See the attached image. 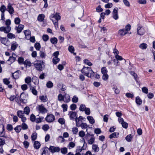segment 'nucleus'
Listing matches in <instances>:
<instances>
[{"mask_svg":"<svg viewBox=\"0 0 155 155\" xmlns=\"http://www.w3.org/2000/svg\"><path fill=\"white\" fill-rule=\"evenodd\" d=\"M81 71L84 75L90 78L93 77L94 75V73L91 67H84Z\"/></svg>","mask_w":155,"mask_h":155,"instance_id":"1","label":"nucleus"},{"mask_svg":"<svg viewBox=\"0 0 155 155\" xmlns=\"http://www.w3.org/2000/svg\"><path fill=\"white\" fill-rule=\"evenodd\" d=\"M79 110L81 111H84L85 114L87 115H89L91 113L90 108L86 107L85 105L84 104H81V105Z\"/></svg>","mask_w":155,"mask_h":155,"instance_id":"2","label":"nucleus"},{"mask_svg":"<svg viewBox=\"0 0 155 155\" xmlns=\"http://www.w3.org/2000/svg\"><path fill=\"white\" fill-rule=\"evenodd\" d=\"M46 121L48 123L53 122L55 120L54 116L52 114H48L45 118Z\"/></svg>","mask_w":155,"mask_h":155,"instance_id":"3","label":"nucleus"},{"mask_svg":"<svg viewBox=\"0 0 155 155\" xmlns=\"http://www.w3.org/2000/svg\"><path fill=\"white\" fill-rule=\"evenodd\" d=\"M50 18L52 21L54 20L53 18L55 19L56 21H58L60 20L61 18V17L58 13H56L55 14H51L50 16Z\"/></svg>","mask_w":155,"mask_h":155,"instance_id":"4","label":"nucleus"},{"mask_svg":"<svg viewBox=\"0 0 155 155\" xmlns=\"http://www.w3.org/2000/svg\"><path fill=\"white\" fill-rule=\"evenodd\" d=\"M6 11H8L10 15H12L14 13V9L12 7V5L10 3L8 4L7 6Z\"/></svg>","mask_w":155,"mask_h":155,"instance_id":"5","label":"nucleus"},{"mask_svg":"<svg viewBox=\"0 0 155 155\" xmlns=\"http://www.w3.org/2000/svg\"><path fill=\"white\" fill-rule=\"evenodd\" d=\"M51 152L52 153L58 152L60 150V148L58 147H55L54 146H50L49 148Z\"/></svg>","mask_w":155,"mask_h":155,"instance_id":"6","label":"nucleus"},{"mask_svg":"<svg viewBox=\"0 0 155 155\" xmlns=\"http://www.w3.org/2000/svg\"><path fill=\"white\" fill-rule=\"evenodd\" d=\"M16 56L15 54H13L12 56H10L9 59L7 61V63L9 64H11L14 62L16 60Z\"/></svg>","mask_w":155,"mask_h":155,"instance_id":"7","label":"nucleus"},{"mask_svg":"<svg viewBox=\"0 0 155 155\" xmlns=\"http://www.w3.org/2000/svg\"><path fill=\"white\" fill-rule=\"evenodd\" d=\"M118 8H115L113 9V17L115 20H117L118 18Z\"/></svg>","mask_w":155,"mask_h":155,"instance_id":"8","label":"nucleus"},{"mask_svg":"<svg viewBox=\"0 0 155 155\" xmlns=\"http://www.w3.org/2000/svg\"><path fill=\"white\" fill-rule=\"evenodd\" d=\"M11 30L10 27H0V31H3L5 33H8Z\"/></svg>","mask_w":155,"mask_h":155,"instance_id":"9","label":"nucleus"},{"mask_svg":"<svg viewBox=\"0 0 155 155\" xmlns=\"http://www.w3.org/2000/svg\"><path fill=\"white\" fill-rule=\"evenodd\" d=\"M137 34L140 35H143L145 33L144 29L142 27L139 26L137 29Z\"/></svg>","mask_w":155,"mask_h":155,"instance_id":"10","label":"nucleus"},{"mask_svg":"<svg viewBox=\"0 0 155 155\" xmlns=\"http://www.w3.org/2000/svg\"><path fill=\"white\" fill-rule=\"evenodd\" d=\"M68 115H69L71 119L73 120L74 119L76 118L77 117V114L76 113L72 111L69 112Z\"/></svg>","mask_w":155,"mask_h":155,"instance_id":"11","label":"nucleus"},{"mask_svg":"<svg viewBox=\"0 0 155 155\" xmlns=\"http://www.w3.org/2000/svg\"><path fill=\"white\" fill-rule=\"evenodd\" d=\"M34 66L37 70L38 71H42V65L41 63H38L35 64Z\"/></svg>","mask_w":155,"mask_h":155,"instance_id":"12","label":"nucleus"},{"mask_svg":"<svg viewBox=\"0 0 155 155\" xmlns=\"http://www.w3.org/2000/svg\"><path fill=\"white\" fill-rule=\"evenodd\" d=\"M38 110L40 112L42 113H45L47 111V109L45 108L43 105H41L39 106Z\"/></svg>","mask_w":155,"mask_h":155,"instance_id":"13","label":"nucleus"},{"mask_svg":"<svg viewBox=\"0 0 155 155\" xmlns=\"http://www.w3.org/2000/svg\"><path fill=\"white\" fill-rule=\"evenodd\" d=\"M25 35V38L26 39L28 40L31 36V31L29 30H25L24 31Z\"/></svg>","mask_w":155,"mask_h":155,"instance_id":"14","label":"nucleus"},{"mask_svg":"<svg viewBox=\"0 0 155 155\" xmlns=\"http://www.w3.org/2000/svg\"><path fill=\"white\" fill-rule=\"evenodd\" d=\"M48 148L47 147H44L41 149V150L42 151L41 155H49L48 153Z\"/></svg>","mask_w":155,"mask_h":155,"instance_id":"15","label":"nucleus"},{"mask_svg":"<svg viewBox=\"0 0 155 155\" xmlns=\"http://www.w3.org/2000/svg\"><path fill=\"white\" fill-rule=\"evenodd\" d=\"M20 71H17L14 73H12V76L15 79H17L20 76Z\"/></svg>","mask_w":155,"mask_h":155,"instance_id":"16","label":"nucleus"},{"mask_svg":"<svg viewBox=\"0 0 155 155\" xmlns=\"http://www.w3.org/2000/svg\"><path fill=\"white\" fill-rule=\"evenodd\" d=\"M24 25H19L18 27H16L15 29L17 30L18 33H20L23 29Z\"/></svg>","mask_w":155,"mask_h":155,"instance_id":"17","label":"nucleus"},{"mask_svg":"<svg viewBox=\"0 0 155 155\" xmlns=\"http://www.w3.org/2000/svg\"><path fill=\"white\" fill-rule=\"evenodd\" d=\"M5 132L4 131V126L2 125L0 127V137H4Z\"/></svg>","mask_w":155,"mask_h":155,"instance_id":"18","label":"nucleus"},{"mask_svg":"<svg viewBox=\"0 0 155 155\" xmlns=\"http://www.w3.org/2000/svg\"><path fill=\"white\" fill-rule=\"evenodd\" d=\"M70 101V96L68 94H65L64 95V101L66 103H68Z\"/></svg>","mask_w":155,"mask_h":155,"instance_id":"19","label":"nucleus"},{"mask_svg":"<svg viewBox=\"0 0 155 155\" xmlns=\"http://www.w3.org/2000/svg\"><path fill=\"white\" fill-rule=\"evenodd\" d=\"M18 46V44L15 41H13L12 44L11 49L12 51H15Z\"/></svg>","mask_w":155,"mask_h":155,"instance_id":"20","label":"nucleus"},{"mask_svg":"<svg viewBox=\"0 0 155 155\" xmlns=\"http://www.w3.org/2000/svg\"><path fill=\"white\" fill-rule=\"evenodd\" d=\"M91 136H93V135H90L88 133H87L85 135L84 138H83V140L84 142V144L86 143L85 142V140L88 141L90 138L91 137Z\"/></svg>","mask_w":155,"mask_h":155,"instance_id":"21","label":"nucleus"},{"mask_svg":"<svg viewBox=\"0 0 155 155\" xmlns=\"http://www.w3.org/2000/svg\"><path fill=\"white\" fill-rule=\"evenodd\" d=\"M45 16L43 14H39L38 17V20L40 22L43 21L44 20Z\"/></svg>","mask_w":155,"mask_h":155,"instance_id":"22","label":"nucleus"},{"mask_svg":"<svg viewBox=\"0 0 155 155\" xmlns=\"http://www.w3.org/2000/svg\"><path fill=\"white\" fill-rule=\"evenodd\" d=\"M30 90H31L32 93L35 95L36 96L38 94V91L36 90L35 87L31 86L30 87Z\"/></svg>","mask_w":155,"mask_h":155,"instance_id":"23","label":"nucleus"},{"mask_svg":"<svg viewBox=\"0 0 155 155\" xmlns=\"http://www.w3.org/2000/svg\"><path fill=\"white\" fill-rule=\"evenodd\" d=\"M41 146L40 143L37 141H35L34 144V147L36 149H38Z\"/></svg>","mask_w":155,"mask_h":155,"instance_id":"24","label":"nucleus"},{"mask_svg":"<svg viewBox=\"0 0 155 155\" xmlns=\"http://www.w3.org/2000/svg\"><path fill=\"white\" fill-rule=\"evenodd\" d=\"M118 33L121 36H124L127 33V31H125L124 28L120 30L119 31Z\"/></svg>","mask_w":155,"mask_h":155,"instance_id":"25","label":"nucleus"},{"mask_svg":"<svg viewBox=\"0 0 155 155\" xmlns=\"http://www.w3.org/2000/svg\"><path fill=\"white\" fill-rule=\"evenodd\" d=\"M95 140V138L93 135V136H91V137L88 141V144H92L94 142Z\"/></svg>","mask_w":155,"mask_h":155,"instance_id":"26","label":"nucleus"},{"mask_svg":"<svg viewBox=\"0 0 155 155\" xmlns=\"http://www.w3.org/2000/svg\"><path fill=\"white\" fill-rule=\"evenodd\" d=\"M119 135V133L118 132H114L111 134L109 136V138L112 139L113 138L117 137Z\"/></svg>","mask_w":155,"mask_h":155,"instance_id":"27","label":"nucleus"},{"mask_svg":"<svg viewBox=\"0 0 155 155\" xmlns=\"http://www.w3.org/2000/svg\"><path fill=\"white\" fill-rule=\"evenodd\" d=\"M87 119L89 121L90 123L91 124H93L95 122V120L93 117L91 116H89L87 117Z\"/></svg>","mask_w":155,"mask_h":155,"instance_id":"28","label":"nucleus"},{"mask_svg":"<svg viewBox=\"0 0 155 155\" xmlns=\"http://www.w3.org/2000/svg\"><path fill=\"white\" fill-rule=\"evenodd\" d=\"M7 8L4 5H2L0 8V11L1 12V14H5V12Z\"/></svg>","mask_w":155,"mask_h":155,"instance_id":"29","label":"nucleus"},{"mask_svg":"<svg viewBox=\"0 0 155 155\" xmlns=\"http://www.w3.org/2000/svg\"><path fill=\"white\" fill-rule=\"evenodd\" d=\"M92 148L95 152H98L99 150V148L98 147V146L96 144L93 145Z\"/></svg>","mask_w":155,"mask_h":155,"instance_id":"30","label":"nucleus"},{"mask_svg":"<svg viewBox=\"0 0 155 155\" xmlns=\"http://www.w3.org/2000/svg\"><path fill=\"white\" fill-rule=\"evenodd\" d=\"M17 115L19 117L21 118L22 117L24 116V113L22 110H19L17 112Z\"/></svg>","mask_w":155,"mask_h":155,"instance_id":"31","label":"nucleus"},{"mask_svg":"<svg viewBox=\"0 0 155 155\" xmlns=\"http://www.w3.org/2000/svg\"><path fill=\"white\" fill-rule=\"evenodd\" d=\"M60 60V59L58 57H54L52 59L53 63L56 64L58 63Z\"/></svg>","mask_w":155,"mask_h":155,"instance_id":"32","label":"nucleus"},{"mask_svg":"<svg viewBox=\"0 0 155 155\" xmlns=\"http://www.w3.org/2000/svg\"><path fill=\"white\" fill-rule=\"evenodd\" d=\"M50 41L53 44H56L58 42L57 38L55 37L52 38H50Z\"/></svg>","mask_w":155,"mask_h":155,"instance_id":"33","label":"nucleus"},{"mask_svg":"<svg viewBox=\"0 0 155 155\" xmlns=\"http://www.w3.org/2000/svg\"><path fill=\"white\" fill-rule=\"evenodd\" d=\"M30 110L28 107H26L24 108V113L27 115H28L30 112Z\"/></svg>","mask_w":155,"mask_h":155,"instance_id":"34","label":"nucleus"},{"mask_svg":"<svg viewBox=\"0 0 155 155\" xmlns=\"http://www.w3.org/2000/svg\"><path fill=\"white\" fill-rule=\"evenodd\" d=\"M0 41H1V42L2 44L6 45L7 43V41L6 38L1 37L0 38Z\"/></svg>","mask_w":155,"mask_h":155,"instance_id":"35","label":"nucleus"},{"mask_svg":"<svg viewBox=\"0 0 155 155\" xmlns=\"http://www.w3.org/2000/svg\"><path fill=\"white\" fill-rule=\"evenodd\" d=\"M37 136V134L35 132L33 133L31 136V140L33 141H34L36 139Z\"/></svg>","mask_w":155,"mask_h":155,"instance_id":"36","label":"nucleus"},{"mask_svg":"<svg viewBox=\"0 0 155 155\" xmlns=\"http://www.w3.org/2000/svg\"><path fill=\"white\" fill-rule=\"evenodd\" d=\"M40 56L41 58H45L46 56L45 51H41L40 52Z\"/></svg>","mask_w":155,"mask_h":155,"instance_id":"37","label":"nucleus"},{"mask_svg":"<svg viewBox=\"0 0 155 155\" xmlns=\"http://www.w3.org/2000/svg\"><path fill=\"white\" fill-rule=\"evenodd\" d=\"M25 81L26 83L29 84L31 81V78L30 77H27L25 79Z\"/></svg>","mask_w":155,"mask_h":155,"instance_id":"38","label":"nucleus"},{"mask_svg":"<svg viewBox=\"0 0 155 155\" xmlns=\"http://www.w3.org/2000/svg\"><path fill=\"white\" fill-rule=\"evenodd\" d=\"M40 100L43 102H46L47 101V97L46 96H41L39 97Z\"/></svg>","mask_w":155,"mask_h":155,"instance_id":"39","label":"nucleus"},{"mask_svg":"<svg viewBox=\"0 0 155 155\" xmlns=\"http://www.w3.org/2000/svg\"><path fill=\"white\" fill-rule=\"evenodd\" d=\"M136 102L138 105H140L142 103V101L139 97H137L136 98Z\"/></svg>","mask_w":155,"mask_h":155,"instance_id":"40","label":"nucleus"},{"mask_svg":"<svg viewBox=\"0 0 155 155\" xmlns=\"http://www.w3.org/2000/svg\"><path fill=\"white\" fill-rule=\"evenodd\" d=\"M46 86L48 88H52L53 86V84L51 81H49L46 84Z\"/></svg>","mask_w":155,"mask_h":155,"instance_id":"41","label":"nucleus"},{"mask_svg":"<svg viewBox=\"0 0 155 155\" xmlns=\"http://www.w3.org/2000/svg\"><path fill=\"white\" fill-rule=\"evenodd\" d=\"M147 47V45L145 43H143L139 45V47L142 49H146Z\"/></svg>","mask_w":155,"mask_h":155,"instance_id":"42","label":"nucleus"},{"mask_svg":"<svg viewBox=\"0 0 155 155\" xmlns=\"http://www.w3.org/2000/svg\"><path fill=\"white\" fill-rule=\"evenodd\" d=\"M35 47L36 50L39 51L41 48V45L39 43H36L35 44Z\"/></svg>","mask_w":155,"mask_h":155,"instance_id":"43","label":"nucleus"},{"mask_svg":"<svg viewBox=\"0 0 155 155\" xmlns=\"http://www.w3.org/2000/svg\"><path fill=\"white\" fill-rule=\"evenodd\" d=\"M21 129V128L20 125H18L14 128V130L17 133H19L20 132Z\"/></svg>","mask_w":155,"mask_h":155,"instance_id":"44","label":"nucleus"},{"mask_svg":"<svg viewBox=\"0 0 155 155\" xmlns=\"http://www.w3.org/2000/svg\"><path fill=\"white\" fill-rule=\"evenodd\" d=\"M58 100L59 101H64V95L63 96L61 94H59L58 96Z\"/></svg>","mask_w":155,"mask_h":155,"instance_id":"45","label":"nucleus"},{"mask_svg":"<svg viewBox=\"0 0 155 155\" xmlns=\"http://www.w3.org/2000/svg\"><path fill=\"white\" fill-rule=\"evenodd\" d=\"M132 136L131 134L127 135L125 137V139L128 142H130L132 138Z\"/></svg>","mask_w":155,"mask_h":155,"instance_id":"46","label":"nucleus"},{"mask_svg":"<svg viewBox=\"0 0 155 155\" xmlns=\"http://www.w3.org/2000/svg\"><path fill=\"white\" fill-rule=\"evenodd\" d=\"M78 100V98L76 96H74L72 98V101L73 103H76Z\"/></svg>","mask_w":155,"mask_h":155,"instance_id":"47","label":"nucleus"},{"mask_svg":"<svg viewBox=\"0 0 155 155\" xmlns=\"http://www.w3.org/2000/svg\"><path fill=\"white\" fill-rule=\"evenodd\" d=\"M23 64H24L25 65H26V66H28L29 67H30L31 66V62L27 60H26L23 62Z\"/></svg>","mask_w":155,"mask_h":155,"instance_id":"48","label":"nucleus"},{"mask_svg":"<svg viewBox=\"0 0 155 155\" xmlns=\"http://www.w3.org/2000/svg\"><path fill=\"white\" fill-rule=\"evenodd\" d=\"M113 88L116 94H117L119 93L120 91L116 86L114 85Z\"/></svg>","mask_w":155,"mask_h":155,"instance_id":"49","label":"nucleus"},{"mask_svg":"<svg viewBox=\"0 0 155 155\" xmlns=\"http://www.w3.org/2000/svg\"><path fill=\"white\" fill-rule=\"evenodd\" d=\"M72 131L74 134H76L78 131V128L75 127H73L72 128Z\"/></svg>","mask_w":155,"mask_h":155,"instance_id":"50","label":"nucleus"},{"mask_svg":"<svg viewBox=\"0 0 155 155\" xmlns=\"http://www.w3.org/2000/svg\"><path fill=\"white\" fill-rule=\"evenodd\" d=\"M21 128L24 130H26L28 128V125L24 123L21 124Z\"/></svg>","mask_w":155,"mask_h":155,"instance_id":"51","label":"nucleus"},{"mask_svg":"<svg viewBox=\"0 0 155 155\" xmlns=\"http://www.w3.org/2000/svg\"><path fill=\"white\" fill-rule=\"evenodd\" d=\"M81 127L82 129H84L87 128L88 127V126L86 123H82L81 124Z\"/></svg>","mask_w":155,"mask_h":155,"instance_id":"52","label":"nucleus"},{"mask_svg":"<svg viewBox=\"0 0 155 155\" xmlns=\"http://www.w3.org/2000/svg\"><path fill=\"white\" fill-rule=\"evenodd\" d=\"M68 50L69 51L71 52V53H73L74 51V47L71 45L69 46L68 47Z\"/></svg>","mask_w":155,"mask_h":155,"instance_id":"53","label":"nucleus"},{"mask_svg":"<svg viewBox=\"0 0 155 155\" xmlns=\"http://www.w3.org/2000/svg\"><path fill=\"white\" fill-rule=\"evenodd\" d=\"M60 150L61 153L63 154H66L67 153V149L66 147L62 148Z\"/></svg>","mask_w":155,"mask_h":155,"instance_id":"54","label":"nucleus"},{"mask_svg":"<svg viewBox=\"0 0 155 155\" xmlns=\"http://www.w3.org/2000/svg\"><path fill=\"white\" fill-rule=\"evenodd\" d=\"M61 107L63 108V112H65L67 111L68 106L66 104H63L61 105Z\"/></svg>","mask_w":155,"mask_h":155,"instance_id":"55","label":"nucleus"},{"mask_svg":"<svg viewBox=\"0 0 155 155\" xmlns=\"http://www.w3.org/2000/svg\"><path fill=\"white\" fill-rule=\"evenodd\" d=\"M101 72L103 74H106L107 73V68L105 67H103L101 69Z\"/></svg>","mask_w":155,"mask_h":155,"instance_id":"56","label":"nucleus"},{"mask_svg":"<svg viewBox=\"0 0 155 155\" xmlns=\"http://www.w3.org/2000/svg\"><path fill=\"white\" fill-rule=\"evenodd\" d=\"M7 37L8 38L10 39L14 38H15L14 35L12 33H8L7 35Z\"/></svg>","mask_w":155,"mask_h":155,"instance_id":"57","label":"nucleus"},{"mask_svg":"<svg viewBox=\"0 0 155 155\" xmlns=\"http://www.w3.org/2000/svg\"><path fill=\"white\" fill-rule=\"evenodd\" d=\"M42 39L44 41H46L49 39V36L47 35H44L42 36Z\"/></svg>","mask_w":155,"mask_h":155,"instance_id":"58","label":"nucleus"},{"mask_svg":"<svg viewBox=\"0 0 155 155\" xmlns=\"http://www.w3.org/2000/svg\"><path fill=\"white\" fill-rule=\"evenodd\" d=\"M142 91L143 93L146 94H147L148 93V89L147 87H143L142 88Z\"/></svg>","mask_w":155,"mask_h":155,"instance_id":"59","label":"nucleus"},{"mask_svg":"<svg viewBox=\"0 0 155 155\" xmlns=\"http://www.w3.org/2000/svg\"><path fill=\"white\" fill-rule=\"evenodd\" d=\"M49 126L47 124L44 125L42 126V129L44 131H47L49 129Z\"/></svg>","mask_w":155,"mask_h":155,"instance_id":"60","label":"nucleus"},{"mask_svg":"<svg viewBox=\"0 0 155 155\" xmlns=\"http://www.w3.org/2000/svg\"><path fill=\"white\" fill-rule=\"evenodd\" d=\"M78 134L80 137H82L85 136V133L84 131L81 130L79 132Z\"/></svg>","mask_w":155,"mask_h":155,"instance_id":"61","label":"nucleus"},{"mask_svg":"<svg viewBox=\"0 0 155 155\" xmlns=\"http://www.w3.org/2000/svg\"><path fill=\"white\" fill-rule=\"evenodd\" d=\"M14 21L16 24L18 25L20 23L21 20L19 18L17 17L15 18Z\"/></svg>","mask_w":155,"mask_h":155,"instance_id":"62","label":"nucleus"},{"mask_svg":"<svg viewBox=\"0 0 155 155\" xmlns=\"http://www.w3.org/2000/svg\"><path fill=\"white\" fill-rule=\"evenodd\" d=\"M7 129L9 131H11L13 130V127L11 124H8L7 126Z\"/></svg>","mask_w":155,"mask_h":155,"instance_id":"63","label":"nucleus"},{"mask_svg":"<svg viewBox=\"0 0 155 155\" xmlns=\"http://www.w3.org/2000/svg\"><path fill=\"white\" fill-rule=\"evenodd\" d=\"M58 121L61 124H63L65 123L64 119L62 118H59L58 120Z\"/></svg>","mask_w":155,"mask_h":155,"instance_id":"64","label":"nucleus"}]
</instances>
